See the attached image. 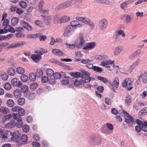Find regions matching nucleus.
<instances>
[{
	"mask_svg": "<svg viewBox=\"0 0 147 147\" xmlns=\"http://www.w3.org/2000/svg\"><path fill=\"white\" fill-rule=\"evenodd\" d=\"M1 137L3 141H12L13 140L12 133L7 130L1 134Z\"/></svg>",
	"mask_w": 147,
	"mask_h": 147,
	"instance_id": "obj_1",
	"label": "nucleus"
},
{
	"mask_svg": "<svg viewBox=\"0 0 147 147\" xmlns=\"http://www.w3.org/2000/svg\"><path fill=\"white\" fill-rule=\"evenodd\" d=\"M122 86L123 87H126V90L129 91L133 88L132 83L131 79L126 78L122 82Z\"/></svg>",
	"mask_w": 147,
	"mask_h": 147,
	"instance_id": "obj_2",
	"label": "nucleus"
},
{
	"mask_svg": "<svg viewBox=\"0 0 147 147\" xmlns=\"http://www.w3.org/2000/svg\"><path fill=\"white\" fill-rule=\"evenodd\" d=\"M107 25L108 21L105 18L101 19L98 22V28L100 31H104L107 28Z\"/></svg>",
	"mask_w": 147,
	"mask_h": 147,
	"instance_id": "obj_3",
	"label": "nucleus"
},
{
	"mask_svg": "<svg viewBox=\"0 0 147 147\" xmlns=\"http://www.w3.org/2000/svg\"><path fill=\"white\" fill-rule=\"evenodd\" d=\"M90 138L92 142L96 145H100L102 142V139L99 136L92 135L90 136Z\"/></svg>",
	"mask_w": 147,
	"mask_h": 147,
	"instance_id": "obj_4",
	"label": "nucleus"
},
{
	"mask_svg": "<svg viewBox=\"0 0 147 147\" xmlns=\"http://www.w3.org/2000/svg\"><path fill=\"white\" fill-rule=\"evenodd\" d=\"M74 32L73 28L70 26L68 25L64 30L63 35L65 37H69L71 36Z\"/></svg>",
	"mask_w": 147,
	"mask_h": 147,
	"instance_id": "obj_5",
	"label": "nucleus"
},
{
	"mask_svg": "<svg viewBox=\"0 0 147 147\" xmlns=\"http://www.w3.org/2000/svg\"><path fill=\"white\" fill-rule=\"evenodd\" d=\"M122 113L124 115L125 121L128 124L131 125V123H134V120L133 117L125 111H123Z\"/></svg>",
	"mask_w": 147,
	"mask_h": 147,
	"instance_id": "obj_6",
	"label": "nucleus"
},
{
	"mask_svg": "<svg viewBox=\"0 0 147 147\" xmlns=\"http://www.w3.org/2000/svg\"><path fill=\"white\" fill-rule=\"evenodd\" d=\"M138 78L142 79L143 83H146L147 82V72L144 70L141 71L140 72Z\"/></svg>",
	"mask_w": 147,
	"mask_h": 147,
	"instance_id": "obj_7",
	"label": "nucleus"
},
{
	"mask_svg": "<svg viewBox=\"0 0 147 147\" xmlns=\"http://www.w3.org/2000/svg\"><path fill=\"white\" fill-rule=\"evenodd\" d=\"M95 79L94 78H87L86 79H82V81L81 82V85L84 86L85 88H90L92 86L91 85L86 84L89 82L90 81L95 80Z\"/></svg>",
	"mask_w": 147,
	"mask_h": 147,
	"instance_id": "obj_8",
	"label": "nucleus"
},
{
	"mask_svg": "<svg viewBox=\"0 0 147 147\" xmlns=\"http://www.w3.org/2000/svg\"><path fill=\"white\" fill-rule=\"evenodd\" d=\"M96 46L95 42L88 43L84 46L82 49L84 50H90L93 49Z\"/></svg>",
	"mask_w": 147,
	"mask_h": 147,
	"instance_id": "obj_9",
	"label": "nucleus"
},
{
	"mask_svg": "<svg viewBox=\"0 0 147 147\" xmlns=\"http://www.w3.org/2000/svg\"><path fill=\"white\" fill-rule=\"evenodd\" d=\"M11 84L12 85L16 87H21L22 85V82L16 78H14L11 80Z\"/></svg>",
	"mask_w": 147,
	"mask_h": 147,
	"instance_id": "obj_10",
	"label": "nucleus"
},
{
	"mask_svg": "<svg viewBox=\"0 0 147 147\" xmlns=\"http://www.w3.org/2000/svg\"><path fill=\"white\" fill-rule=\"evenodd\" d=\"M73 28L74 27L75 29L77 28H82V25L80 24L77 20H74L71 21L70 23V25Z\"/></svg>",
	"mask_w": 147,
	"mask_h": 147,
	"instance_id": "obj_11",
	"label": "nucleus"
},
{
	"mask_svg": "<svg viewBox=\"0 0 147 147\" xmlns=\"http://www.w3.org/2000/svg\"><path fill=\"white\" fill-rule=\"evenodd\" d=\"M61 16L59 13L55 14L53 18V21L55 24H61Z\"/></svg>",
	"mask_w": 147,
	"mask_h": 147,
	"instance_id": "obj_12",
	"label": "nucleus"
},
{
	"mask_svg": "<svg viewBox=\"0 0 147 147\" xmlns=\"http://www.w3.org/2000/svg\"><path fill=\"white\" fill-rule=\"evenodd\" d=\"M44 3V2L43 1L41 0L40 1L38 5L39 11L40 13L45 15L47 14L48 13V11L44 10L42 8Z\"/></svg>",
	"mask_w": 147,
	"mask_h": 147,
	"instance_id": "obj_13",
	"label": "nucleus"
},
{
	"mask_svg": "<svg viewBox=\"0 0 147 147\" xmlns=\"http://www.w3.org/2000/svg\"><path fill=\"white\" fill-rule=\"evenodd\" d=\"M80 72L81 74V77L83 78V79H86L88 78L90 79V78H93V77H91L90 76V74L88 72L84 70H81Z\"/></svg>",
	"mask_w": 147,
	"mask_h": 147,
	"instance_id": "obj_14",
	"label": "nucleus"
},
{
	"mask_svg": "<svg viewBox=\"0 0 147 147\" xmlns=\"http://www.w3.org/2000/svg\"><path fill=\"white\" fill-rule=\"evenodd\" d=\"M40 16L42 17L41 19L43 21L45 24L48 25L50 23L51 18L50 16H44L41 15Z\"/></svg>",
	"mask_w": 147,
	"mask_h": 147,
	"instance_id": "obj_15",
	"label": "nucleus"
},
{
	"mask_svg": "<svg viewBox=\"0 0 147 147\" xmlns=\"http://www.w3.org/2000/svg\"><path fill=\"white\" fill-rule=\"evenodd\" d=\"M113 63V61L111 60H105L103 61H102L101 64L102 66L106 67L107 68H110V67L109 65L112 64Z\"/></svg>",
	"mask_w": 147,
	"mask_h": 147,
	"instance_id": "obj_16",
	"label": "nucleus"
},
{
	"mask_svg": "<svg viewBox=\"0 0 147 147\" xmlns=\"http://www.w3.org/2000/svg\"><path fill=\"white\" fill-rule=\"evenodd\" d=\"M69 16L67 15L63 16L61 17V24L66 23L70 20Z\"/></svg>",
	"mask_w": 147,
	"mask_h": 147,
	"instance_id": "obj_17",
	"label": "nucleus"
},
{
	"mask_svg": "<svg viewBox=\"0 0 147 147\" xmlns=\"http://www.w3.org/2000/svg\"><path fill=\"white\" fill-rule=\"evenodd\" d=\"M21 24L28 30L31 31L32 30L31 26L27 22L23 21L21 22Z\"/></svg>",
	"mask_w": 147,
	"mask_h": 147,
	"instance_id": "obj_18",
	"label": "nucleus"
},
{
	"mask_svg": "<svg viewBox=\"0 0 147 147\" xmlns=\"http://www.w3.org/2000/svg\"><path fill=\"white\" fill-rule=\"evenodd\" d=\"M119 82L118 78L116 77L115 78L113 82V89H116L119 86Z\"/></svg>",
	"mask_w": 147,
	"mask_h": 147,
	"instance_id": "obj_19",
	"label": "nucleus"
},
{
	"mask_svg": "<svg viewBox=\"0 0 147 147\" xmlns=\"http://www.w3.org/2000/svg\"><path fill=\"white\" fill-rule=\"evenodd\" d=\"M122 51V47L120 46H117L114 51V54L115 56L118 55Z\"/></svg>",
	"mask_w": 147,
	"mask_h": 147,
	"instance_id": "obj_20",
	"label": "nucleus"
},
{
	"mask_svg": "<svg viewBox=\"0 0 147 147\" xmlns=\"http://www.w3.org/2000/svg\"><path fill=\"white\" fill-rule=\"evenodd\" d=\"M23 43L22 42L18 43V42H15L11 44L7 48H16L18 47H19L21 45H23Z\"/></svg>",
	"mask_w": 147,
	"mask_h": 147,
	"instance_id": "obj_21",
	"label": "nucleus"
},
{
	"mask_svg": "<svg viewBox=\"0 0 147 147\" xmlns=\"http://www.w3.org/2000/svg\"><path fill=\"white\" fill-rule=\"evenodd\" d=\"M31 58L35 62H36L40 60L41 57L39 55H33L31 56Z\"/></svg>",
	"mask_w": 147,
	"mask_h": 147,
	"instance_id": "obj_22",
	"label": "nucleus"
},
{
	"mask_svg": "<svg viewBox=\"0 0 147 147\" xmlns=\"http://www.w3.org/2000/svg\"><path fill=\"white\" fill-rule=\"evenodd\" d=\"M94 1L95 2L99 4L108 5L110 3V0H94Z\"/></svg>",
	"mask_w": 147,
	"mask_h": 147,
	"instance_id": "obj_23",
	"label": "nucleus"
},
{
	"mask_svg": "<svg viewBox=\"0 0 147 147\" xmlns=\"http://www.w3.org/2000/svg\"><path fill=\"white\" fill-rule=\"evenodd\" d=\"M141 61V59L138 58L132 64L130 67V68L133 69L140 63Z\"/></svg>",
	"mask_w": 147,
	"mask_h": 147,
	"instance_id": "obj_24",
	"label": "nucleus"
},
{
	"mask_svg": "<svg viewBox=\"0 0 147 147\" xmlns=\"http://www.w3.org/2000/svg\"><path fill=\"white\" fill-rule=\"evenodd\" d=\"M58 9H63L68 7L66 2H64L59 4L57 6Z\"/></svg>",
	"mask_w": 147,
	"mask_h": 147,
	"instance_id": "obj_25",
	"label": "nucleus"
},
{
	"mask_svg": "<svg viewBox=\"0 0 147 147\" xmlns=\"http://www.w3.org/2000/svg\"><path fill=\"white\" fill-rule=\"evenodd\" d=\"M52 52L54 55L58 56H62L63 53L59 50L58 49H53L52 50Z\"/></svg>",
	"mask_w": 147,
	"mask_h": 147,
	"instance_id": "obj_26",
	"label": "nucleus"
},
{
	"mask_svg": "<svg viewBox=\"0 0 147 147\" xmlns=\"http://www.w3.org/2000/svg\"><path fill=\"white\" fill-rule=\"evenodd\" d=\"M16 123L13 121H11L7 124L5 125V127L7 128H12L16 126Z\"/></svg>",
	"mask_w": 147,
	"mask_h": 147,
	"instance_id": "obj_27",
	"label": "nucleus"
},
{
	"mask_svg": "<svg viewBox=\"0 0 147 147\" xmlns=\"http://www.w3.org/2000/svg\"><path fill=\"white\" fill-rule=\"evenodd\" d=\"M14 95L16 98H18L21 96V92L20 90L19 89L15 90L13 92Z\"/></svg>",
	"mask_w": 147,
	"mask_h": 147,
	"instance_id": "obj_28",
	"label": "nucleus"
},
{
	"mask_svg": "<svg viewBox=\"0 0 147 147\" xmlns=\"http://www.w3.org/2000/svg\"><path fill=\"white\" fill-rule=\"evenodd\" d=\"M106 125L107 127L109 130H107L106 131V133L108 134H111V131H112L113 129V125L111 123H106Z\"/></svg>",
	"mask_w": 147,
	"mask_h": 147,
	"instance_id": "obj_29",
	"label": "nucleus"
},
{
	"mask_svg": "<svg viewBox=\"0 0 147 147\" xmlns=\"http://www.w3.org/2000/svg\"><path fill=\"white\" fill-rule=\"evenodd\" d=\"M12 118V115L11 114H8L5 115L2 119V121L4 123Z\"/></svg>",
	"mask_w": 147,
	"mask_h": 147,
	"instance_id": "obj_30",
	"label": "nucleus"
},
{
	"mask_svg": "<svg viewBox=\"0 0 147 147\" xmlns=\"http://www.w3.org/2000/svg\"><path fill=\"white\" fill-rule=\"evenodd\" d=\"M16 72L19 74L23 75L25 73L24 69L22 67H18L16 69Z\"/></svg>",
	"mask_w": 147,
	"mask_h": 147,
	"instance_id": "obj_31",
	"label": "nucleus"
},
{
	"mask_svg": "<svg viewBox=\"0 0 147 147\" xmlns=\"http://www.w3.org/2000/svg\"><path fill=\"white\" fill-rule=\"evenodd\" d=\"M128 4V2L127 1L123 2L121 4L120 7L122 9L126 10L128 8L127 6Z\"/></svg>",
	"mask_w": 147,
	"mask_h": 147,
	"instance_id": "obj_32",
	"label": "nucleus"
},
{
	"mask_svg": "<svg viewBox=\"0 0 147 147\" xmlns=\"http://www.w3.org/2000/svg\"><path fill=\"white\" fill-rule=\"evenodd\" d=\"M7 72L8 75L11 76H13L15 74V70L13 68H9L7 70Z\"/></svg>",
	"mask_w": 147,
	"mask_h": 147,
	"instance_id": "obj_33",
	"label": "nucleus"
},
{
	"mask_svg": "<svg viewBox=\"0 0 147 147\" xmlns=\"http://www.w3.org/2000/svg\"><path fill=\"white\" fill-rule=\"evenodd\" d=\"M66 46L67 47L70 48L71 49H74L75 48L79 49L80 48L79 45L78 44H66Z\"/></svg>",
	"mask_w": 147,
	"mask_h": 147,
	"instance_id": "obj_34",
	"label": "nucleus"
},
{
	"mask_svg": "<svg viewBox=\"0 0 147 147\" xmlns=\"http://www.w3.org/2000/svg\"><path fill=\"white\" fill-rule=\"evenodd\" d=\"M0 112L1 113H4V114H7L9 113V110L7 108L0 107Z\"/></svg>",
	"mask_w": 147,
	"mask_h": 147,
	"instance_id": "obj_35",
	"label": "nucleus"
},
{
	"mask_svg": "<svg viewBox=\"0 0 147 147\" xmlns=\"http://www.w3.org/2000/svg\"><path fill=\"white\" fill-rule=\"evenodd\" d=\"M131 97L129 95H127L125 99V104L127 106L129 105L131 102Z\"/></svg>",
	"mask_w": 147,
	"mask_h": 147,
	"instance_id": "obj_36",
	"label": "nucleus"
},
{
	"mask_svg": "<svg viewBox=\"0 0 147 147\" xmlns=\"http://www.w3.org/2000/svg\"><path fill=\"white\" fill-rule=\"evenodd\" d=\"M36 74L34 73H30L29 76V79L32 81H34L36 80Z\"/></svg>",
	"mask_w": 147,
	"mask_h": 147,
	"instance_id": "obj_37",
	"label": "nucleus"
},
{
	"mask_svg": "<svg viewBox=\"0 0 147 147\" xmlns=\"http://www.w3.org/2000/svg\"><path fill=\"white\" fill-rule=\"evenodd\" d=\"M79 45L82 46L84 43L85 41L84 40V36L82 34H80L79 35Z\"/></svg>",
	"mask_w": 147,
	"mask_h": 147,
	"instance_id": "obj_38",
	"label": "nucleus"
},
{
	"mask_svg": "<svg viewBox=\"0 0 147 147\" xmlns=\"http://www.w3.org/2000/svg\"><path fill=\"white\" fill-rule=\"evenodd\" d=\"M6 29L7 30V32L8 31L11 33H14L15 30L14 28L10 26L7 25L5 26Z\"/></svg>",
	"mask_w": 147,
	"mask_h": 147,
	"instance_id": "obj_39",
	"label": "nucleus"
},
{
	"mask_svg": "<svg viewBox=\"0 0 147 147\" xmlns=\"http://www.w3.org/2000/svg\"><path fill=\"white\" fill-rule=\"evenodd\" d=\"M16 126L18 128H20L23 125V122L22 120V118L17 120V122L16 123Z\"/></svg>",
	"mask_w": 147,
	"mask_h": 147,
	"instance_id": "obj_40",
	"label": "nucleus"
},
{
	"mask_svg": "<svg viewBox=\"0 0 147 147\" xmlns=\"http://www.w3.org/2000/svg\"><path fill=\"white\" fill-rule=\"evenodd\" d=\"M7 105L8 107H11L14 105V102L12 99H9L7 101Z\"/></svg>",
	"mask_w": 147,
	"mask_h": 147,
	"instance_id": "obj_41",
	"label": "nucleus"
},
{
	"mask_svg": "<svg viewBox=\"0 0 147 147\" xmlns=\"http://www.w3.org/2000/svg\"><path fill=\"white\" fill-rule=\"evenodd\" d=\"M46 73L49 77H52L54 74V71L52 69L49 68L47 70Z\"/></svg>",
	"mask_w": 147,
	"mask_h": 147,
	"instance_id": "obj_42",
	"label": "nucleus"
},
{
	"mask_svg": "<svg viewBox=\"0 0 147 147\" xmlns=\"http://www.w3.org/2000/svg\"><path fill=\"white\" fill-rule=\"evenodd\" d=\"M21 91L24 93H26L28 91V87L26 85H24L23 86L21 87Z\"/></svg>",
	"mask_w": 147,
	"mask_h": 147,
	"instance_id": "obj_43",
	"label": "nucleus"
},
{
	"mask_svg": "<svg viewBox=\"0 0 147 147\" xmlns=\"http://www.w3.org/2000/svg\"><path fill=\"white\" fill-rule=\"evenodd\" d=\"M132 18L128 15L125 16V23L127 24L129 23L131 21Z\"/></svg>",
	"mask_w": 147,
	"mask_h": 147,
	"instance_id": "obj_44",
	"label": "nucleus"
},
{
	"mask_svg": "<svg viewBox=\"0 0 147 147\" xmlns=\"http://www.w3.org/2000/svg\"><path fill=\"white\" fill-rule=\"evenodd\" d=\"M68 6L69 7L74 5L77 3L76 0H70L67 1Z\"/></svg>",
	"mask_w": 147,
	"mask_h": 147,
	"instance_id": "obj_45",
	"label": "nucleus"
},
{
	"mask_svg": "<svg viewBox=\"0 0 147 147\" xmlns=\"http://www.w3.org/2000/svg\"><path fill=\"white\" fill-rule=\"evenodd\" d=\"M39 36V34L37 33L34 34H28L27 35V37L28 38H34L38 37Z\"/></svg>",
	"mask_w": 147,
	"mask_h": 147,
	"instance_id": "obj_46",
	"label": "nucleus"
},
{
	"mask_svg": "<svg viewBox=\"0 0 147 147\" xmlns=\"http://www.w3.org/2000/svg\"><path fill=\"white\" fill-rule=\"evenodd\" d=\"M116 33L117 34L119 35H121L123 37H124L125 36L124 32L121 30L118 29L116 31Z\"/></svg>",
	"mask_w": 147,
	"mask_h": 147,
	"instance_id": "obj_47",
	"label": "nucleus"
},
{
	"mask_svg": "<svg viewBox=\"0 0 147 147\" xmlns=\"http://www.w3.org/2000/svg\"><path fill=\"white\" fill-rule=\"evenodd\" d=\"M11 115L12 118L13 117V119L14 120H18L22 118L20 117V116L17 113H13Z\"/></svg>",
	"mask_w": 147,
	"mask_h": 147,
	"instance_id": "obj_48",
	"label": "nucleus"
},
{
	"mask_svg": "<svg viewBox=\"0 0 147 147\" xmlns=\"http://www.w3.org/2000/svg\"><path fill=\"white\" fill-rule=\"evenodd\" d=\"M19 21L18 18L16 17L13 18L11 20V24L13 25L16 24Z\"/></svg>",
	"mask_w": 147,
	"mask_h": 147,
	"instance_id": "obj_49",
	"label": "nucleus"
},
{
	"mask_svg": "<svg viewBox=\"0 0 147 147\" xmlns=\"http://www.w3.org/2000/svg\"><path fill=\"white\" fill-rule=\"evenodd\" d=\"M4 88L5 90H8L11 89V86L10 83L7 82L4 85Z\"/></svg>",
	"mask_w": 147,
	"mask_h": 147,
	"instance_id": "obj_50",
	"label": "nucleus"
},
{
	"mask_svg": "<svg viewBox=\"0 0 147 147\" xmlns=\"http://www.w3.org/2000/svg\"><path fill=\"white\" fill-rule=\"evenodd\" d=\"M25 102V100L24 98H19L18 101V104L20 105H23Z\"/></svg>",
	"mask_w": 147,
	"mask_h": 147,
	"instance_id": "obj_51",
	"label": "nucleus"
},
{
	"mask_svg": "<svg viewBox=\"0 0 147 147\" xmlns=\"http://www.w3.org/2000/svg\"><path fill=\"white\" fill-rule=\"evenodd\" d=\"M93 70L97 72L101 73L102 71V69L98 67L95 66H94Z\"/></svg>",
	"mask_w": 147,
	"mask_h": 147,
	"instance_id": "obj_52",
	"label": "nucleus"
},
{
	"mask_svg": "<svg viewBox=\"0 0 147 147\" xmlns=\"http://www.w3.org/2000/svg\"><path fill=\"white\" fill-rule=\"evenodd\" d=\"M12 135L13 140L14 138L17 139L19 138L20 137V134L18 131H17L13 134L12 133Z\"/></svg>",
	"mask_w": 147,
	"mask_h": 147,
	"instance_id": "obj_53",
	"label": "nucleus"
},
{
	"mask_svg": "<svg viewBox=\"0 0 147 147\" xmlns=\"http://www.w3.org/2000/svg\"><path fill=\"white\" fill-rule=\"evenodd\" d=\"M25 110L24 109L20 108L18 111V113L20 116H23L25 114Z\"/></svg>",
	"mask_w": 147,
	"mask_h": 147,
	"instance_id": "obj_54",
	"label": "nucleus"
},
{
	"mask_svg": "<svg viewBox=\"0 0 147 147\" xmlns=\"http://www.w3.org/2000/svg\"><path fill=\"white\" fill-rule=\"evenodd\" d=\"M20 78L22 81L24 82H26L28 79V76L25 75H22Z\"/></svg>",
	"mask_w": 147,
	"mask_h": 147,
	"instance_id": "obj_55",
	"label": "nucleus"
},
{
	"mask_svg": "<svg viewBox=\"0 0 147 147\" xmlns=\"http://www.w3.org/2000/svg\"><path fill=\"white\" fill-rule=\"evenodd\" d=\"M38 86L36 83L34 82L32 83L30 86V88L31 89L34 90L36 89Z\"/></svg>",
	"mask_w": 147,
	"mask_h": 147,
	"instance_id": "obj_56",
	"label": "nucleus"
},
{
	"mask_svg": "<svg viewBox=\"0 0 147 147\" xmlns=\"http://www.w3.org/2000/svg\"><path fill=\"white\" fill-rule=\"evenodd\" d=\"M35 95L36 94L34 93H30L28 96V98L30 100H33L34 98Z\"/></svg>",
	"mask_w": 147,
	"mask_h": 147,
	"instance_id": "obj_57",
	"label": "nucleus"
},
{
	"mask_svg": "<svg viewBox=\"0 0 147 147\" xmlns=\"http://www.w3.org/2000/svg\"><path fill=\"white\" fill-rule=\"evenodd\" d=\"M1 79L3 80H6L8 78V75L7 73H4L1 75Z\"/></svg>",
	"mask_w": 147,
	"mask_h": 147,
	"instance_id": "obj_58",
	"label": "nucleus"
},
{
	"mask_svg": "<svg viewBox=\"0 0 147 147\" xmlns=\"http://www.w3.org/2000/svg\"><path fill=\"white\" fill-rule=\"evenodd\" d=\"M97 78L98 80L103 82L104 83H106L108 82V80L106 78L102 77L100 76H98L97 77Z\"/></svg>",
	"mask_w": 147,
	"mask_h": 147,
	"instance_id": "obj_59",
	"label": "nucleus"
},
{
	"mask_svg": "<svg viewBox=\"0 0 147 147\" xmlns=\"http://www.w3.org/2000/svg\"><path fill=\"white\" fill-rule=\"evenodd\" d=\"M50 77L51 78L49 79V83L51 84H55L56 82V79H55L54 78H53V76Z\"/></svg>",
	"mask_w": 147,
	"mask_h": 147,
	"instance_id": "obj_60",
	"label": "nucleus"
},
{
	"mask_svg": "<svg viewBox=\"0 0 147 147\" xmlns=\"http://www.w3.org/2000/svg\"><path fill=\"white\" fill-rule=\"evenodd\" d=\"M20 6L23 8H25L26 6V3L24 1H21L19 3Z\"/></svg>",
	"mask_w": 147,
	"mask_h": 147,
	"instance_id": "obj_61",
	"label": "nucleus"
},
{
	"mask_svg": "<svg viewBox=\"0 0 147 147\" xmlns=\"http://www.w3.org/2000/svg\"><path fill=\"white\" fill-rule=\"evenodd\" d=\"M53 77L55 79H59L61 77V75L59 73L56 72L55 74L54 73L53 75Z\"/></svg>",
	"mask_w": 147,
	"mask_h": 147,
	"instance_id": "obj_62",
	"label": "nucleus"
},
{
	"mask_svg": "<svg viewBox=\"0 0 147 147\" xmlns=\"http://www.w3.org/2000/svg\"><path fill=\"white\" fill-rule=\"evenodd\" d=\"M43 71L41 69H38L37 70L36 75L37 77H40L43 75Z\"/></svg>",
	"mask_w": 147,
	"mask_h": 147,
	"instance_id": "obj_63",
	"label": "nucleus"
},
{
	"mask_svg": "<svg viewBox=\"0 0 147 147\" xmlns=\"http://www.w3.org/2000/svg\"><path fill=\"white\" fill-rule=\"evenodd\" d=\"M21 139L22 142H25L27 140L28 137L26 135H23L21 137Z\"/></svg>",
	"mask_w": 147,
	"mask_h": 147,
	"instance_id": "obj_64",
	"label": "nucleus"
}]
</instances>
